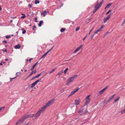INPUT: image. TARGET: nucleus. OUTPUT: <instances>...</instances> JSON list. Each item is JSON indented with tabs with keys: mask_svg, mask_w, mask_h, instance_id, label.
Instances as JSON below:
<instances>
[{
	"mask_svg": "<svg viewBox=\"0 0 125 125\" xmlns=\"http://www.w3.org/2000/svg\"><path fill=\"white\" fill-rule=\"evenodd\" d=\"M54 99H53L49 101L46 104L43 105V106L42 107L41 109H46L47 107L49 106H50L52 103H53L54 102Z\"/></svg>",
	"mask_w": 125,
	"mask_h": 125,
	"instance_id": "nucleus-1",
	"label": "nucleus"
},
{
	"mask_svg": "<svg viewBox=\"0 0 125 125\" xmlns=\"http://www.w3.org/2000/svg\"><path fill=\"white\" fill-rule=\"evenodd\" d=\"M77 76L78 75H75L73 76L72 77L69 78L67 82L66 83V85H68L69 83L73 81Z\"/></svg>",
	"mask_w": 125,
	"mask_h": 125,
	"instance_id": "nucleus-2",
	"label": "nucleus"
},
{
	"mask_svg": "<svg viewBox=\"0 0 125 125\" xmlns=\"http://www.w3.org/2000/svg\"><path fill=\"white\" fill-rule=\"evenodd\" d=\"M90 95H88L85 98V100L86 101V102L84 104V106L87 105L89 103L91 99L89 98V97Z\"/></svg>",
	"mask_w": 125,
	"mask_h": 125,
	"instance_id": "nucleus-3",
	"label": "nucleus"
},
{
	"mask_svg": "<svg viewBox=\"0 0 125 125\" xmlns=\"http://www.w3.org/2000/svg\"><path fill=\"white\" fill-rule=\"evenodd\" d=\"M44 110H39L34 116L35 118V119L38 118V117L40 116L41 113H42L43 111H44Z\"/></svg>",
	"mask_w": 125,
	"mask_h": 125,
	"instance_id": "nucleus-4",
	"label": "nucleus"
},
{
	"mask_svg": "<svg viewBox=\"0 0 125 125\" xmlns=\"http://www.w3.org/2000/svg\"><path fill=\"white\" fill-rule=\"evenodd\" d=\"M25 119V117L24 116L22 118L19 119L16 123V125L20 124L23 123L24 120Z\"/></svg>",
	"mask_w": 125,
	"mask_h": 125,
	"instance_id": "nucleus-5",
	"label": "nucleus"
},
{
	"mask_svg": "<svg viewBox=\"0 0 125 125\" xmlns=\"http://www.w3.org/2000/svg\"><path fill=\"white\" fill-rule=\"evenodd\" d=\"M87 112V110H80L78 112L80 113V115H85Z\"/></svg>",
	"mask_w": 125,
	"mask_h": 125,
	"instance_id": "nucleus-6",
	"label": "nucleus"
},
{
	"mask_svg": "<svg viewBox=\"0 0 125 125\" xmlns=\"http://www.w3.org/2000/svg\"><path fill=\"white\" fill-rule=\"evenodd\" d=\"M83 46V45H81L80 47H78V48H77L73 52L74 53H75L77 51H79L81 48H82Z\"/></svg>",
	"mask_w": 125,
	"mask_h": 125,
	"instance_id": "nucleus-7",
	"label": "nucleus"
},
{
	"mask_svg": "<svg viewBox=\"0 0 125 125\" xmlns=\"http://www.w3.org/2000/svg\"><path fill=\"white\" fill-rule=\"evenodd\" d=\"M108 86H106L105 88H104L102 90L100 91L99 92V93L100 94H102L104 92V91L106 89H107L108 88Z\"/></svg>",
	"mask_w": 125,
	"mask_h": 125,
	"instance_id": "nucleus-8",
	"label": "nucleus"
},
{
	"mask_svg": "<svg viewBox=\"0 0 125 125\" xmlns=\"http://www.w3.org/2000/svg\"><path fill=\"white\" fill-rule=\"evenodd\" d=\"M37 71L36 70H35L33 71L30 74V75H28L26 78V79L28 78L29 77L31 76L33 73H36Z\"/></svg>",
	"mask_w": 125,
	"mask_h": 125,
	"instance_id": "nucleus-9",
	"label": "nucleus"
},
{
	"mask_svg": "<svg viewBox=\"0 0 125 125\" xmlns=\"http://www.w3.org/2000/svg\"><path fill=\"white\" fill-rule=\"evenodd\" d=\"M34 115L33 114H31V115H28L25 116H24L25 118V119L28 117H33Z\"/></svg>",
	"mask_w": 125,
	"mask_h": 125,
	"instance_id": "nucleus-10",
	"label": "nucleus"
},
{
	"mask_svg": "<svg viewBox=\"0 0 125 125\" xmlns=\"http://www.w3.org/2000/svg\"><path fill=\"white\" fill-rule=\"evenodd\" d=\"M39 63L38 62H37L36 63H35L34 65H33V66L31 67L30 70L31 71H32L34 69V68Z\"/></svg>",
	"mask_w": 125,
	"mask_h": 125,
	"instance_id": "nucleus-11",
	"label": "nucleus"
},
{
	"mask_svg": "<svg viewBox=\"0 0 125 125\" xmlns=\"http://www.w3.org/2000/svg\"><path fill=\"white\" fill-rule=\"evenodd\" d=\"M113 3H111L108 4L106 6L105 8V9L106 8H108L109 7L111 6L112 4Z\"/></svg>",
	"mask_w": 125,
	"mask_h": 125,
	"instance_id": "nucleus-12",
	"label": "nucleus"
},
{
	"mask_svg": "<svg viewBox=\"0 0 125 125\" xmlns=\"http://www.w3.org/2000/svg\"><path fill=\"white\" fill-rule=\"evenodd\" d=\"M104 2V0H102L101 1L100 3L98 5V6L97 7L98 8H99L101 6L102 4H103Z\"/></svg>",
	"mask_w": 125,
	"mask_h": 125,
	"instance_id": "nucleus-13",
	"label": "nucleus"
},
{
	"mask_svg": "<svg viewBox=\"0 0 125 125\" xmlns=\"http://www.w3.org/2000/svg\"><path fill=\"white\" fill-rule=\"evenodd\" d=\"M47 13L46 11H44L41 13V15H43V17H45Z\"/></svg>",
	"mask_w": 125,
	"mask_h": 125,
	"instance_id": "nucleus-14",
	"label": "nucleus"
},
{
	"mask_svg": "<svg viewBox=\"0 0 125 125\" xmlns=\"http://www.w3.org/2000/svg\"><path fill=\"white\" fill-rule=\"evenodd\" d=\"M36 84H37L35 82H34L32 83L31 84V86L30 87L31 88H33V87H34L35 86V85Z\"/></svg>",
	"mask_w": 125,
	"mask_h": 125,
	"instance_id": "nucleus-15",
	"label": "nucleus"
},
{
	"mask_svg": "<svg viewBox=\"0 0 125 125\" xmlns=\"http://www.w3.org/2000/svg\"><path fill=\"white\" fill-rule=\"evenodd\" d=\"M21 47V46L19 44L15 45L14 47V48L16 49H19Z\"/></svg>",
	"mask_w": 125,
	"mask_h": 125,
	"instance_id": "nucleus-16",
	"label": "nucleus"
},
{
	"mask_svg": "<svg viewBox=\"0 0 125 125\" xmlns=\"http://www.w3.org/2000/svg\"><path fill=\"white\" fill-rule=\"evenodd\" d=\"M75 105H78L79 104V100H76L75 101Z\"/></svg>",
	"mask_w": 125,
	"mask_h": 125,
	"instance_id": "nucleus-17",
	"label": "nucleus"
},
{
	"mask_svg": "<svg viewBox=\"0 0 125 125\" xmlns=\"http://www.w3.org/2000/svg\"><path fill=\"white\" fill-rule=\"evenodd\" d=\"M43 23V21H40L39 24H38V26L39 27H41L42 25V24Z\"/></svg>",
	"mask_w": 125,
	"mask_h": 125,
	"instance_id": "nucleus-18",
	"label": "nucleus"
},
{
	"mask_svg": "<svg viewBox=\"0 0 125 125\" xmlns=\"http://www.w3.org/2000/svg\"><path fill=\"white\" fill-rule=\"evenodd\" d=\"M109 19V18L106 17L104 19V23H105Z\"/></svg>",
	"mask_w": 125,
	"mask_h": 125,
	"instance_id": "nucleus-19",
	"label": "nucleus"
},
{
	"mask_svg": "<svg viewBox=\"0 0 125 125\" xmlns=\"http://www.w3.org/2000/svg\"><path fill=\"white\" fill-rule=\"evenodd\" d=\"M95 9L93 12V14L96 12L99 8H98L97 7H96V8H95Z\"/></svg>",
	"mask_w": 125,
	"mask_h": 125,
	"instance_id": "nucleus-20",
	"label": "nucleus"
},
{
	"mask_svg": "<svg viewBox=\"0 0 125 125\" xmlns=\"http://www.w3.org/2000/svg\"><path fill=\"white\" fill-rule=\"evenodd\" d=\"M99 3V1H98V0L96 2V4L95 6V7H94V8H96V7H97V6H98V4Z\"/></svg>",
	"mask_w": 125,
	"mask_h": 125,
	"instance_id": "nucleus-21",
	"label": "nucleus"
},
{
	"mask_svg": "<svg viewBox=\"0 0 125 125\" xmlns=\"http://www.w3.org/2000/svg\"><path fill=\"white\" fill-rule=\"evenodd\" d=\"M21 73L20 72H18L16 73V75L17 76H18L19 75H20L21 74Z\"/></svg>",
	"mask_w": 125,
	"mask_h": 125,
	"instance_id": "nucleus-22",
	"label": "nucleus"
},
{
	"mask_svg": "<svg viewBox=\"0 0 125 125\" xmlns=\"http://www.w3.org/2000/svg\"><path fill=\"white\" fill-rule=\"evenodd\" d=\"M62 72H63V70H62L60 72H59V73H58L57 75H56V76H58V75H61Z\"/></svg>",
	"mask_w": 125,
	"mask_h": 125,
	"instance_id": "nucleus-23",
	"label": "nucleus"
},
{
	"mask_svg": "<svg viewBox=\"0 0 125 125\" xmlns=\"http://www.w3.org/2000/svg\"><path fill=\"white\" fill-rule=\"evenodd\" d=\"M100 31H101L100 30V29H98L94 32V33L95 34L97 33L98 32Z\"/></svg>",
	"mask_w": 125,
	"mask_h": 125,
	"instance_id": "nucleus-24",
	"label": "nucleus"
},
{
	"mask_svg": "<svg viewBox=\"0 0 125 125\" xmlns=\"http://www.w3.org/2000/svg\"><path fill=\"white\" fill-rule=\"evenodd\" d=\"M65 28H62L60 30V31L61 32H62L65 31Z\"/></svg>",
	"mask_w": 125,
	"mask_h": 125,
	"instance_id": "nucleus-25",
	"label": "nucleus"
},
{
	"mask_svg": "<svg viewBox=\"0 0 125 125\" xmlns=\"http://www.w3.org/2000/svg\"><path fill=\"white\" fill-rule=\"evenodd\" d=\"M34 2H35V3L36 4H38V3H40L39 1V0H35V1Z\"/></svg>",
	"mask_w": 125,
	"mask_h": 125,
	"instance_id": "nucleus-26",
	"label": "nucleus"
},
{
	"mask_svg": "<svg viewBox=\"0 0 125 125\" xmlns=\"http://www.w3.org/2000/svg\"><path fill=\"white\" fill-rule=\"evenodd\" d=\"M42 74V73H40V74H39L35 76V77L36 78H38Z\"/></svg>",
	"mask_w": 125,
	"mask_h": 125,
	"instance_id": "nucleus-27",
	"label": "nucleus"
},
{
	"mask_svg": "<svg viewBox=\"0 0 125 125\" xmlns=\"http://www.w3.org/2000/svg\"><path fill=\"white\" fill-rule=\"evenodd\" d=\"M41 80V78L40 79L38 80H37L36 81H35V82L37 84V83L40 82V81Z\"/></svg>",
	"mask_w": 125,
	"mask_h": 125,
	"instance_id": "nucleus-28",
	"label": "nucleus"
},
{
	"mask_svg": "<svg viewBox=\"0 0 125 125\" xmlns=\"http://www.w3.org/2000/svg\"><path fill=\"white\" fill-rule=\"evenodd\" d=\"M46 55L45 54H44L43 55H42V56L41 57V58H40V60L41 59H42V58H45L46 56Z\"/></svg>",
	"mask_w": 125,
	"mask_h": 125,
	"instance_id": "nucleus-29",
	"label": "nucleus"
},
{
	"mask_svg": "<svg viewBox=\"0 0 125 125\" xmlns=\"http://www.w3.org/2000/svg\"><path fill=\"white\" fill-rule=\"evenodd\" d=\"M120 112L121 114H124L125 113V110H122Z\"/></svg>",
	"mask_w": 125,
	"mask_h": 125,
	"instance_id": "nucleus-30",
	"label": "nucleus"
},
{
	"mask_svg": "<svg viewBox=\"0 0 125 125\" xmlns=\"http://www.w3.org/2000/svg\"><path fill=\"white\" fill-rule=\"evenodd\" d=\"M80 88L79 87H77V89H75L74 91H75V92H76L78 91L79 89Z\"/></svg>",
	"mask_w": 125,
	"mask_h": 125,
	"instance_id": "nucleus-31",
	"label": "nucleus"
},
{
	"mask_svg": "<svg viewBox=\"0 0 125 125\" xmlns=\"http://www.w3.org/2000/svg\"><path fill=\"white\" fill-rule=\"evenodd\" d=\"M112 14V13H110V14L108 15V16H107L108 18L109 19L111 15Z\"/></svg>",
	"mask_w": 125,
	"mask_h": 125,
	"instance_id": "nucleus-32",
	"label": "nucleus"
},
{
	"mask_svg": "<svg viewBox=\"0 0 125 125\" xmlns=\"http://www.w3.org/2000/svg\"><path fill=\"white\" fill-rule=\"evenodd\" d=\"M120 97H119L117 99L115 100V102H116L117 101H118Z\"/></svg>",
	"mask_w": 125,
	"mask_h": 125,
	"instance_id": "nucleus-33",
	"label": "nucleus"
},
{
	"mask_svg": "<svg viewBox=\"0 0 125 125\" xmlns=\"http://www.w3.org/2000/svg\"><path fill=\"white\" fill-rule=\"evenodd\" d=\"M115 94H114L113 95H112L110 97L111 98V99H113L114 98V97L115 95Z\"/></svg>",
	"mask_w": 125,
	"mask_h": 125,
	"instance_id": "nucleus-34",
	"label": "nucleus"
},
{
	"mask_svg": "<svg viewBox=\"0 0 125 125\" xmlns=\"http://www.w3.org/2000/svg\"><path fill=\"white\" fill-rule=\"evenodd\" d=\"M68 70V68H67L64 71V72L65 74H66V72Z\"/></svg>",
	"mask_w": 125,
	"mask_h": 125,
	"instance_id": "nucleus-35",
	"label": "nucleus"
},
{
	"mask_svg": "<svg viewBox=\"0 0 125 125\" xmlns=\"http://www.w3.org/2000/svg\"><path fill=\"white\" fill-rule=\"evenodd\" d=\"M55 70V69H53L52 70H51V71L50 72V73H49L50 74L52 73L53 71H54Z\"/></svg>",
	"mask_w": 125,
	"mask_h": 125,
	"instance_id": "nucleus-36",
	"label": "nucleus"
},
{
	"mask_svg": "<svg viewBox=\"0 0 125 125\" xmlns=\"http://www.w3.org/2000/svg\"><path fill=\"white\" fill-rule=\"evenodd\" d=\"M75 93V91H74H74H73L71 92V94L72 95H73V94H74Z\"/></svg>",
	"mask_w": 125,
	"mask_h": 125,
	"instance_id": "nucleus-37",
	"label": "nucleus"
},
{
	"mask_svg": "<svg viewBox=\"0 0 125 125\" xmlns=\"http://www.w3.org/2000/svg\"><path fill=\"white\" fill-rule=\"evenodd\" d=\"M109 33V32L108 31H107L106 32L104 35V36H105L107 35Z\"/></svg>",
	"mask_w": 125,
	"mask_h": 125,
	"instance_id": "nucleus-38",
	"label": "nucleus"
},
{
	"mask_svg": "<svg viewBox=\"0 0 125 125\" xmlns=\"http://www.w3.org/2000/svg\"><path fill=\"white\" fill-rule=\"evenodd\" d=\"M2 51H4L6 52V53H7V50L6 49H3L2 50Z\"/></svg>",
	"mask_w": 125,
	"mask_h": 125,
	"instance_id": "nucleus-39",
	"label": "nucleus"
},
{
	"mask_svg": "<svg viewBox=\"0 0 125 125\" xmlns=\"http://www.w3.org/2000/svg\"><path fill=\"white\" fill-rule=\"evenodd\" d=\"M80 27H77L76 28V29H75V31H77L78 30H79V29H80Z\"/></svg>",
	"mask_w": 125,
	"mask_h": 125,
	"instance_id": "nucleus-40",
	"label": "nucleus"
},
{
	"mask_svg": "<svg viewBox=\"0 0 125 125\" xmlns=\"http://www.w3.org/2000/svg\"><path fill=\"white\" fill-rule=\"evenodd\" d=\"M11 37L10 35L9 36H6V39H8L9 38H10Z\"/></svg>",
	"mask_w": 125,
	"mask_h": 125,
	"instance_id": "nucleus-41",
	"label": "nucleus"
},
{
	"mask_svg": "<svg viewBox=\"0 0 125 125\" xmlns=\"http://www.w3.org/2000/svg\"><path fill=\"white\" fill-rule=\"evenodd\" d=\"M104 26L103 25H102V26H101V27L100 28H99V29H100V31H101V29L103 28V27H104Z\"/></svg>",
	"mask_w": 125,
	"mask_h": 125,
	"instance_id": "nucleus-42",
	"label": "nucleus"
},
{
	"mask_svg": "<svg viewBox=\"0 0 125 125\" xmlns=\"http://www.w3.org/2000/svg\"><path fill=\"white\" fill-rule=\"evenodd\" d=\"M2 43H5L6 44L7 43V42L5 40L3 41H2Z\"/></svg>",
	"mask_w": 125,
	"mask_h": 125,
	"instance_id": "nucleus-43",
	"label": "nucleus"
},
{
	"mask_svg": "<svg viewBox=\"0 0 125 125\" xmlns=\"http://www.w3.org/2000/svg\"><path fill=\"white\" fill-rule=\"evenodd\" d=\"M111 11V10H109V11H108L106 13V14H109V12H110Z\"/></svg>",
	"mask_w": 125,
	"mask_h": 125,
	"instance_id": "nucleus-44",
	"label": "nucleus"
},
{
	"mask_svg": "<svg viewBox=\"0 0 125 125\" xmlns=\"http://www.w3.org/2000/svg\"><path fill=\"white\" fill-rule=\"evenodd\" d=\"M5 108V107L4 106H3L0 108V109H4Z\"/></svg>",
	"mask_w": 125,
	"mask_h": 125,
	"instance_id": "nucleus-45",
	"label": "nucleus"
},
{
	"mask_svg": "<svg viewBox=\"0 0 125 125\" xmlns=\"http://www.w3.org/2000/svg\"><path fill=\"white\" fill-rule=\"evenodd\" d=\"M124 24H125V19H124V21L121 24V26H123Z\"/></svg>",
	"mask_w": 125,
	"mask_h": 125,
	"instance_id": "nucleus-46",
	"label": "nucleus"
},
{
	"mask_svg": "<svg viewBox=\"0 0 125 125\" xmlns=\"http://www.w3.org/2000/svg\"><path fill=\"white\" fill-rule=\"evenodd\" d=\"M95 35V34L94 33L91 36V39H92L93 38V37Z\"/></svg>",
	"mask_w": 125,
	"mask_h": 125,
	"instance_id": "nucleus-47",
	"label": "nucleus"
},
{
	"mask_svg": "<svg viewBox=\"0 0 125 125\" xmlns=\"http://www.w3.org/2000/svg\"><path fill=\"white\" fill-rule=\"evenodd\" d=\"M26 32V30H24V31H22V33L23 34H25V33Z\"/></svg>",
	"mask_w": 125,
	"mask_h": 125,
	"instance_id": "nucleus-48",
	"label": "nucleus"
},
{
	"mask_svg": "<svg viewBox=\"0 0 125 125\" xmlns=\"http://www.w3.org/2000/svg\"><path fill=\"white\" fill-rule=\"evenodd\" d=\"M26 17L25 15H23L21 17V18H24Z\"/></svg>",
	"mask_w": 125,
	"mask_h": 125,
	"instance_id": "nucleus-49",
	"label": "nucleus"
},
{
	"mask_svg": "<svg viewBox=\"0 0 125 125\" xmlns=\"http://www.w3.org/2000/svg\"><path fill=\"white\" fill-rule=\"evenodd\" d=\"M28 6L30 8H31L32 7L31 5L30 4H29L28 5Z\"/></svg>",
	"mask_w": 125,
	"mask_h": 125,
	"instance_id": "nucleus-50",
	"label": "nucleus"
},
{
	"mask_svg": "<svg viewBox=\"0 0 125 125\" xmlns=\"http://www.w3.org/2000/svg\"><path fill=\"white\" fill-rule=\"evenodd\" d=\"M34 18L35 19V22H37L38 21L37 20V18L35 17V18Z\"/></svg>",
	"mask_w": 125,
	"mask_h": 125,
	"instance_id": "nucleus-51",
	"label": "nucleus"
},
{
	"mask_svg": "<svg viewBox=\"0 0 125 125\" xmlns=\"http://www.w3.org/2000/svg\"><path fill=\"white\" fill-rule=\"evenodd\" d=\"M11 18H12L13 19H14L15 18H17V16H15V17H11Z\"/></svg>",
	"mask_w": 125,
	"mask_h": 125,
	"instance_id": "nucleus-52",
	"label": "nucleus"
},
{
	"mask_svg": "<svg viewBox=\"0 0 125 125\" xmlns=\"http://www.w3.org/2000/svg\"><path fill=\"white\" fill-rule=\"evenodd\" d=\"M36 78L35 76L34 77H33V78L32 79H31L30 80L31 81V80H33V79H34L35 78Z\"/></svg>",
	"mask_w": 125,
	"mask_h": 125,
	"instance_id": "nucleus-53",
	"label": "nucleus"
},
{
	"mask_svg": "<svg viewBox=\"0 0 125 125\" xmlns=\"http://www.w3.org/2000/svg\"><path fill=\"white\" fill-rule=\"evenodd\" d=\"M87 36V35H86L84 37V38H83V41H84L85 39L86 38V37Z\"/></svg>",
	"mask_w": 125,
	"mask_h": 125,
	"instance_id": "nucleus-54",
	"label": "nucleus"
},
{
	"mask_svg": "<svg viewBox=\"0 0 125 125\" xmlns=\"http://www.w3.org/2000/svg\"><path fill=\"white\" fill-rule=\"evenodd\" d=\"M49 52L48 51L46 53H45V54L46 55Z\"/></svg>",
	"mask_w": 125,
	"mask_h": 125,
	"instance_id": "nucleus-55",
	"label": "nucleus"
},
{
	"mask_svg": "<svg viewBox=\"0 0 125 125\" xmlns=\"http://www.w3.org/2000/svg\"><path fill=\"white\" fill-rule=\"evenodd\" d=\"M49 52L48 51L46 53H45V54L46 55Z\"/></svg>",
	"mask_w": 125,
	"mask_h": 125,
	"instance_id": "nucleus-56",
	"label": "nucleus"
},
{
	"mask_svg": "<svg viewBox=\"0 0 125 125\" xmlns=\"http://www.w3.org/2000/svg\"><path fill=\"white\" fill-rule=\"evenodd\" d=\"M53 47H52L51 49H50V50H49L48 51L49 52H50L52 49L53 48Z\"/></svg>",
	"mask_w": 125,
	"mask_h": 125,
	"instance_id": "nucleus-57",
	"label": "nucleus"
},
{
	"mask_svg": "<svg viewBox=\"0 0 125 125\" xmlns=\"http://www.w3.org/2000/svg\"><path fill=\"white\" fill-rule=\"evenodd\" d=\"M32 58H31L29 60V61L30 62H31V60H32Z\"/></svg>",
	"mask_w": 125,
	"mask_h": 125,
	"instance_id": "nucleus-58",
	"label": "nucleus"
},
{
	"mask_svg": "<svg viewBox=\"0 0 125 125\" xmlns=\"http://www.w3.org/2000/svg\"><path fill=\"white\" fill-rule=\"evenodd\" d=\"M110 100L108 98V99L107 100V102H109Z\"/></svg>",
	"mask_w": 125,
	"mask_h": 125,
	"instance_id": "nucleus-59",
	"label": "nucleus"
},
{
	"mask_svg": "<svg viewBox=\"0 0 125 125\" xmlns=\"http://www.w3.org/2000/svg\"><path fill=\"white\" fill-rule=\"evenodd\" d=\"M16 77H14V78H11V79H12V80H13V79H15L16 78Z\"/></svg>",
	"mask_w": 125,
	"mask_h": 125,
	"instance_id": "nucleus-60",
	"label": "nucleus"
},
{
	"mask_svg": "<svg viewBox=\"0 0 125 125\" xmlns=\"http://www.w3.org/2000/svg\"><path fill=\"white\" fill-rule=\"evenodd\" d=\"M2 62H1V63H0V65H3V64L2 63Z\"/></svg>",
	"mask_w": 125,
	"mask_h": 125,
	"instance_id": "nucleus-61",
	"label": "nucleus"
},
{
	"mask_svg": "<svg viewBox=\"0 0 125 125\" xmlns=\"http://www.w3.org/2000/svg\"><path fill=\"white\" fill-rule=\"evenodd\" d=\"M36 28V26L35 25H34L33 26V28Z\"/></svg>",
	"mask_w": 125,
	"mask_h": 125,
	"instance_id": "nucleus-62",
	"label": "nucleus"
},
{
	"mask_svg": "<svg viewBox=\"0 0 125 125\" xmlns=\"http://www.w3.org/2000/svg\"><path fill=\"white\" fill-rule=\"evenodd\" d=\"M12 79L11 78L10 79V81H11V82H12Z\"/></svg>",
	"mask_w": 125,
	"mask_h": 125,
	"instance_id": "nucleus-63",
	"label": "nucleus"
},
{
	"mask_svg": "<svg viewBox=\"0 0 125 125\" xmlns=\"http://www.w3.org/2000/svg\"><path fill=\"white\" fill-rule=\"evenodd\" d=\"M5 60L6 61H7L8 60V59H5Z\"/></svg>",
	"mask_w": 125,
	"mask_h": 125,
	"instance_id": "nucleus-64",
	"label": "nucleus"
}]
</instances>
